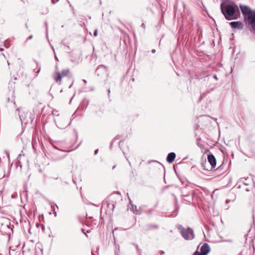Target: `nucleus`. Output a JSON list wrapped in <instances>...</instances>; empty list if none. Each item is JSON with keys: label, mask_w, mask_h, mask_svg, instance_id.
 <instances>
[{"label": "nucleus", "mask_w": 255, "mask_h": 255, "mask_svg": "<svg viewBox=\"0 0 255 255\" xmlns=\"http://www.w3.org/2000/svg\"><path fill=\"white\" fill-rule=\"evenodd\" d=\"M110 92V89L108 90V93H109Z\"/></svg>", "instance_id": "a878e982"}, {"label": "nucleus", "mask_w": 255, "mask_h": 255, "mask_svg": "<svg viewBox=\"0 0 255 255\" xmlns=\"http://www.w3.org/2000/svg\"><path fill=\"white\" fill-rule=\"evenodd\" d=\"M240 10L244 16V22L248 28L251 27L255 31V10L249 6L240 4Z\"/></svg>", "instance_id": "f03ea898"}, {"label": "nucleus", "mask_w": 255, "mask_h": 255, "mask_svg": "<svg viewBox=\"0 0 255 255\" xmlns=\"http://www.w3.org/2000/svg\"><path fill=\"white\" fill-rule=\"evenodd\" d=\"M55 122L57 127L61 129H63L68 126L70 123L64 116H60L55 119Z\"/></svg>", "instance_id": "20e7f679"}, {"label": "nucleus", "mask_w": 255, "mask_h": 255, "mask_svg": "<svg viewBox=\"0 0 255 255\" xmlns=\"http://www.w3.org/2000/svg\"><path fill=\"white\" fill-rule=\"evenodd\" d=\"M210 251V248L209 245L207 243H204L201 246L200 249V252L196 251L193 254V255H207Z\"/></svg>", "instance_id": "39448f33"}, {"label": "nucleus", "mask_w": 255, "mask_h": 255, "mask_svg": "<svg viewBox=\"0 0 255 255\" xmlns=\"http://www.w3.org/2000/svg\"><path fill=\"white\" fill-rule=\"evenodd\" d=\"M72 84H73V83H72V84L71 85H70L69 88H70L72 86Z\"/></svg>", "instance_id": "393cba45"}, {"label": "nucleus", "mask_w": 255, "mask_h": 255, "mask_svg": "<svg viewBox=\"0 0 255 255\" xmlns=\"http://www.w3.org/2000/svg\"><path fill=\"white\" fill-rule=\"evenodd\" d=\"M82 231L86 236H87L86 234L85 233L84 229H82Z\"/></svg>", "instance_id": "4be33fe9"}, {"label": "nucleus", "mask_w": 255, "mask_h": 255, "mask_svg": "<svg viewBox=\"0 0 255 255\" xmlns=\"http://www.w3.org/2000/svg\"><path fill=\"white\" fill-rule=\"evenodd\" d=\"M40 68H39L37 73H38L40 72Z\"/></svg>", "instance_id": "5701e85b"}, {"label": "nucleus", "mask_w": 255, "mask_h": 255, "mask_svg": "<svg viewBox=\"0 0 255 255\" xmlns=\"http://www.w3.org/2000/svg\"><path fill=\"white\" fill-rule=\"evenodd\" d=\"M177 228L180 230L181 236L185 240H191L194 239V231L192 229L190 228L185 229L180 225L177 226Z\"/></svg>", "instance_id": "7ed1b4c3"}, {"label": "nucleus", "mask_w": 255, "mask_h": 255, "mask_svg": "<svg viewBox=\"0 0 255 255\" xmlns=\"http://www.w3.org/2000/svg\"><path fill=\"white\" fill-rule=\"evenodd\" d=\"M97 71H98V72L101 71L103 72L105 74H107L108 70L106 66L103 65H101L99 66V67L97 69Z\"/></svg>", "instance_id": "9d476101"}, {"label": "nucleus", "mask_w": 255, "mask_h": 255, "mask_svg": "<svg viewBox=\"0 0 255 255\" xmlns=\"http://www.w3.org/2000/svg\"><path fill=\"white\" fill-rule=\"evenodd\" d=\"M94 37H96L98 35V30L97 29H95L94 31V34H93Z\"/></svg>", "instance_id": "ddd939ff"}, {"label": "nucleus", "mask_w": 255, "mask_h": 255, "mask_svg": "<svg viewBox=\"0 0 255 255\" xmlns=\"http://www.w3.org/2000/svg\"><path fill=\"white\" fill-rule=\"evenodd\" d=\"M133 245L136 248L137 252L138 253L139 255H141V250L139 248L138 246L136 244H133Z\"/></svg>", "instance_id": "f8f14e48"}, {"label": "nucleus", "mask_w": 255, "mask_h": 255, "mask_svg": "<svg viewBox=\"0 0 255 255\" xmlns=\"http://www.w3.org/2000/svg\"><path fill=\"white\" fill-rule=\"evenodd\" d=\"M17 111H18V113L19 112V110L18 109H17Z\"/></svg>", "instance_id": "c85d7f7f"}, {"label": "nucleus", "mask_w": 255, "mask_h": 255, "mask_svg": "<svg viewBox=\"0 0 255 255\" xmlns=\"http://www.w3.org/2000/svg\"><path fill=\"white\" fill-rule=\"evenodd\" d=\"M98 149H96L95 152H94V154L96 155L98 153Z\"/></svg>", "instance_id": "dca6fc26"}, {"label": "nucleus", "mask_w": 255, "mask_h": 255, "mask_svg": "<svg viewBox=\"0 0 255 255\" xmlns=\"http://www.w3.org/2000/svg\"><path fill=\"white\" fill-rule=\"evenodd\" d=\"M69 72V70L68 69L62 70L61 73L56 72L55 75L53 76V78L54 80L57 82L61 81L63 77L66 76L68 74Z\"/></svg>", "instance_id": "423d86ee"}, {"label": "nucleus", "mask_w": 255, "mask_h": 255, "mask_svg": "<svg viewBox=\"0 0 255 255\" xmlns=\"http://www.w3.org/2000/svg\"><path fill=\"white\" fill-rule=\"evenodd\" d=\"M19 117L20 120L21 121V122H22V118H21L22 116H20L19 114Z\"/></svg>", "instance_id": "6ab92c4d"}, {"label": "nucleus", "mask_w": 255, "mask_h": 255, "mask_svg": "<svg viewBox=\"0 0 255 255\" xmlns=\"http://www.w3.org/2000/svg\"><path fill=\"white\" fill-rule=\"evenodd\" d=\"M92 255H94V254L93 253H92Z\"/></svg>", "instance_id": "c756f323"}, {"label": "nucleus", "mask_w": 255, "mask_h": 255, "mask_svg": "<svg viewBox=\"0 0 255 255\" xmlns=\"http://www.w3.org/2000/svg\"><path fill=\"white\" fill-rule=\"evenodd\" d=\"M32 35H30V36L28 37V39H32Z\"/></svg>", "instance_id": "412c9836"}, {"label": "nucleus", "mask_w": 255, "mask_h": 255, "mask_svg": "<svg viewBox=\"0 0 255 255\" xmlns=\"http://www.w3.org/2000/svg\"><path fill=\"white\" fill-rule=\"evenodd\" d=\"M114 208H115L114 204H111V209L113 210H114Z\"/></svg>", "instance_id": "4468645a"}, {"label": "nucleus", "mask_w": 255, "mask_h": 255, "mask_svg": "<svg viewBox=\"0 0 255 255\" xmlns=\"http://www.w3.org/2000/svg\"><path fill=\"white\" fill-rule=\"evenodd\" d=\"M129 205H130V209L131 211L133 212V213L137 215H139L142 213V210L141 208H137L136 206L133 204L131 201H129Z\"/></svg>", "instance_id": "0eeeda50"}, {"label": "nucleus", "mask_w": 255, "mask_h": 255, "mask_svg": "<svg viewBox=\"0 0 255 255\" xmlns=\"http://www.w3.org/2000/svg\"><path fill=\"white\" fill-rule=\"evenodd\" d=\"M83 83H84V84H85V85L87 83V81L86 80L84 79L83 80Z\"/></svg>", "instance_id": "a211bd4d"}, {"label": "nucleus", "mask_w": 255, "mask_h": 255, "mask_svg": "<svg viewBox=\"0 0 255 255\" xmlns=\"http://www.w3.org/2000/svg\"><path fill=\"white\" fill-rule=\"evenodd\" d=\"M208 161L211 165L212 168L216 165V159L213 154H209L207 157Z\"/></svg>", "instance_id": "6e6552de"}, {"label": "nucleus", "mask_w": 255, "mask_h": 255, "mask_svg": "<svg viewBox=\"0 0 255 255\" xmlns=\"http://www.w3.org/2000/svg\"><path fill=\"white\" fill-rule=\"evenodd\" d=\"M0 50L1 51H2L3 50V49L0 48Z\"/></svg>", "instance_id": "b1692460"}, {"label": "nucleus", "mask_w": 255, "mask_h": 255, "mask_svg": "<svg viewBox=\"0 0 255 255\" xmlns=\"http://www.w3.org/2000/svg\"><path fill=\"white\" fill-rule=\"evenodd\" d=\"M220 7L222 14L227 20L238 19L236 10L238 7L234 1L224 0L221 2Z\"/></svg>", "instance_id": "f257e3e1"}, {"label": "nucleus", "mask_w": 255, "mask_h": 255, "mask_svg": "<svg viewBox=\"0 0 255 255\" xmlns=\"http://www.w3.org/2000/svg\"><path fill=\"white\" fill-rule=\"evenodd\" d=\"M213 78L216 79V80H218V78H217V76L216 75H213Z\"/></svg>", "instance_id": "2eb2a0df"}, {"label": "nucleus", "mask_w": 255, "mask_h": 255, "mask_svg": "<svg viewBox=\"0 0 255 255\" xmlns=\"http://www.w3.org/2000/svg\"><path fill=\"white\" fill-rule=\"evenodd\" d=\"M151 52H152V53H155V50L154 49H153L151 50Z\"/></svg>", "instance_id": "aec40b11"}, {"label": "nucleus", "mask_w": 255, "mask_h": 255, "mask_svg": "<svg viewBox=\"0 0 255 255\" xmlns=\"http://www.w3.org/2000/svg\"><path fill=\"white\" fill-rule=\"evenodd\" d=\"M243 27V24L241 22H240V29L242 28Z\"/></svg>", "instance_id": "f3484780"}, {"label": "nucleus", "mask_w": 255, "mask_h": 255, "mask_svg": "<svg viewBox=\"0 0 255 255\" xmlns=\"http://www.w3.org/2000/svg\"><path fill=\"white\" fill-rule=\"evenodd\" d=\"M230 25L232 28H239V21H233L230 22Z\"/></svg>", "instance_id": "9b49d317"}, {"label": "nucleus", "mask_w": 255, "mask_h": 255, "mask_svg": "<svg viewBox=\"0 0 255 255\" xmlns=\"http://www.w3.org/2000/svg\"><path fill=\"white\" fill-rule=\"evenodd\" d=\"M228 202V200H226V203H227Z\"/></svg>", "instance_id": "cd10ccee"}, {"label": "nucleus", "mask_w": 255, "mask_h": 255, "mask_svg": "<svg viewBox=\"0 0 255 255\" xmlns=\"http://www.w3.org/2000/svg\"><path fill=\"white\" fill-rule=\"evenodd\" d=\"M115 167H116V165L114 166H113V169H114V168H115Z\"/></svg>", "instance_id": "bb28decb"}, {"label": "nucleus", "mask_w": 255, "mask_h": 255, "mask_svg": "<svg viewBox=\"0 0 255 255\" xmlns=\"http://www.w3.org/2000/svg\"><path fill=\"white\" fill-rule=\"evenodd\" d=\"M176 154L174 152H170L167 155L166 160L168 163H172L175 159Z\"/></svg>", "instance_id": "1a4fd4ad"}]
</instances>
